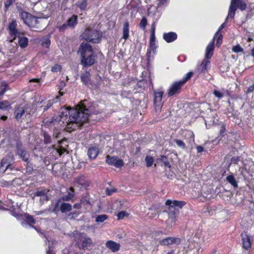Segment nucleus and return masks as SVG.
Listing matches in <instances>:
<instances>
[{
    "label": "nucleus",
    "instance_id": "f257e3e1",
    "mask_svg": "<svg viewBox=\"0 0 254 254\" xmlns=\"http://www.w3.org/2000/svg\"><path fill=\"white\" fill-rule=\"evenodd\" d=\"M91 114L90 109L86 108L85 105L81 102L76 106L75 109H65L59 116L60 119H55L61 121L68 126L70 124L75 127H81L88 121V118Z\"/></svg>",
    "mask_w": 254,
    "mask_h": 254
},
{
    "label": "nucleus",
    "instance_id": "f03ea898",
    "mask_svg": "<svg viewBox=\"0 0 254 254\" xmlns=\"http://www.w3.org/2000/svg\"><path fill=\"white\" fill-rule=\"evenodd\" d=\"M100 34L97 30L87 27L81 34L83 39L93 43H98L100 41Z\"/></svg>",
    "mask_w": 254,
    "mask_h": 254
},
{
    "label": "nucleus",
    "instance_id": "7ed1b4c3",
    "mask_svg": "<svg viewBox=\"0 0 254 254\" xmlns=\"http://www.w3.org/2000/svg\"><path fill=\"white\" fill-rule=\"evenodd\" d=\"M20 16L24 23L30 27L34 26L35 24L38 22V19L28 12L21 11Z\"/></svg>",
    "mask_w": 254,
    "mask_h": 254
},
{
    "label": "nucleus",
    "instance_id": "20e7f679",
    "mask_svg": "<svg viewBox=\"0 0 254 254\" xmlns=\"http://www.w3.org/2000/svg\"><path fill=\"white\" fill-rule=\"evenodd\" d=\"M184 84V82L180 81L173 83L168 90L167 94L168 97L178 95L181 90V88Z\"/></svg>",
    "mask_w": 254,
    "mask_h": 254
},
{
    "label": "nucleus",
    "instance_id": "39448f33",
    "mask_svg": "<svg viewBox=\"0 0 254 254\" xmlns=\"http://www.w3.org/2000/svg\"><path fill=\"white\" fill-rule=\"evenodd\" d=\"M241 236L242 238L243 248L246 251L249 250L251 248L253 241L252 236L245 232L242 233Z\"/></svg>",
    "mask_w": 254,
    "mask_h": 254
},
{
    "label": "nucleus",
    "instance_id": "423d86ee",
    "mask_svg": "<svg viewBox=\"0 0 254 254\" xmlns=\"http://www.w3.org/2000/svg\"><path fill=\"white\" fill-rule=\"evenodd\" d=\"M78 52L81 55V57L84 56H87L90 53H93L92 47L87 43L83 42L80 45Z\"/></svg>",
    "mask_w": 254,
    "mask_h": 254
},
{
    "label": "nucleus",
    "instance_id": "0eeeda50",
    "mask_svg": "<svg viewBox=\"0 0 254 254\" xmlns=\"http://www.w3.org/2000/svg\"><path fill=\"white\" fill-rule=\"evenodd\" d=\"M95 57L93 53H90L87 56L81 57V63L84 66H91L95 63Z\"/></svg>",
    "mask_w": 254,
    "mask_h": 254
},
{
    "label": "nucleus",
    "instance_id": "6e6552de",
    "mask_svg": "<svg viewBox=\"0 0 254 254\" xmlns=\"http://www.w3.org/2000/svg\"><path fill=\"white\" fill-rule=\"evenodd\" d=\"M186 204V202L184 201L171 200L170 199L167 200L165 202V204L169 206V208L170 210H171L174 207L182 208Z\"/></svg>",
    "mask_w": 254,
    "mask_h": 254
},
{
    "label": "nucleus",
    "instance_id": "1a4fd4ad",
    "mask_svg": "<svg viewBox=\"0 0 254 254\" xmlns=\"http://www.w3.org/2000/svg\"><path fill=\"white\" fill-rule=\"evenodd\" d=\"M180 239L175 237H167L160 241L161 246H169L174 244H179Z\"/></svg>",
    "mask_w": 254,
    "mask_h": 254
},
{
    "label": "nucleus",
    "instance_id": "9d476101",
    "mask_svg": "<svg viewBox=\"0 0 254 254\" xmlns=\"http://www.w3.org/2000/svg\"><path fill=\"white\" fill-rule=\"evenodd\" d=\"M105 246L113 253L119 251L121 247V245L119 243H117L112 240L107 241L106 242Z\"/></svg>",
    "mask_w": 254,
    "mask_h": 254
},
{
    "label": "nucleus",
    "instance_id": "9b49d317",
    "mask_svg": "<svg viewBox=\"0 0 254 254\" xmlns=\"http://www.w3.org/2000/svg\"><path fill=\"white\" fill-rule=\"evenodd\" d=\"M48 191L42 188H40L37 189V190L34 193V197L35 196H41L43 197L42 199L43 201H48L49 197L47 195V193ZM40 200H42V198H41Z\"/></svg>",
    "mask_w": 254,
    "mask_h": 254
},
{
    "label": "nucleus",
    "instance_id": "f8f14e48",
    "mask_svg": "<svg viewBox=\"0 0 254 254\" xmlns=\"http://www.w3.org/2000/svg\"><path fill=\"white\" fill-rule=\"evenodd\" d=\"M17 24L16 21L13 20L10 22L9 24L8 29L9 30L10 35L12 36H14L13 39L10 41V42H13V40L15 39L16 36H17L18 32L16 27Z\"/></svg>",
    "mask_w": 254,
    "mask_h": 254
},
{
    "label": "nucleus",
    "instance_id": "ddd939ff",
    "mask_svg": "<svg viewBox=\"0 0 254 254\" xmlns=\"http://www.w3.org/2000/svg\"><path fill=\"white\" fill-rule=\"evenodd\" d=\"M230 5L240 8L241 10L246 9L247 5L243 0H231Z\"/></svg>",
    "mask_w": 254,
    "mask_h": 254
},
{
    "label": "nucleus",
    "instance_id": "4468645a",
    "mask_svg": "<svg viewBox=\"0 0 254 254\" xmlns=\"http://www.w3.org/2000/svg\"><path fill=\"white\" fill-rule=\"evenodd\" d=\"M215 40V37L213 38L211 42L209 43L206 47L205 58L207 59L211 58L213 53L214 50V43Z\"/></svg>",
    "mask_w": 254,
    "mask_h": 254
},
{
    "label": "nucleus",
    "instance_id": "2eb2a0df",
    "mask_svg": "<svg viewBox=\"0 0 254 254\" xmlns=\"http://www.w3.org/2000/svg\"><path fill=\"white\" fill-rule=\"evenodd\" d=\"M177 34L173 32L164 33L163 35V38L167 43L173 42L177 39Z\"/></svg>",
    "mask_w": 254,
    "mask_h": 254
},
{
    "label": "nucleus",
    "instance_id": "dca6fc26",
    "mask_svg": "<svg viewBox=\"0 0 254 254\" xmlns=\"http://www.w3.org/2000/svg\"><path fill=\"white\" fill-rule=\"evenodd\" d=\"M17 152L19 156L23 159H28L27 152L22 147L21 143L18 142L16 145Z\"/></svg>",
    "mask_w": 254,
    "mask_h": 254
},
{
    "label": "nucleus",
    "instance_id": "f3484780",
    "mask_svg": "<svg viewBox=\"0 0 254 254\" xmlns=\"http://www.w3.org/2000/svg\"><path fill=\"white\" fill-rule=\"evenodd\" d=\"M66 164H68L73 169H79L81 168L82 163H80L79 160H68L65 163Z\"/></svg>",
    "mask_w": 254,
    "mask_h": 254
},
{
    "label": "nucleus",
    "instance_id": "a211bd4d",
    "mask_svg": "<svg viewBox=\"0 0 254 254\" xmlns=\"http://www.w3.org/2000/svg\"><path fill=\"white\" fill-rule=\"evenodd\" d=\"M66 22L69 28L73 29L77 24V16L73 15L67 19Z\"/></svg>",
    "mask_w": 254,
    "mask_h": 254
},
{
    "label": "nucleus",
    "instance_id": "6ab92c4d",
    "mask_svg": "<svg viewBox=\"0 0 254 254\" xmlns=\"http://www.w3.org/2000/svg\"><path fill=\"white\" fill-rule=\"evenodd\" d=\"M7 160H1V162L0 165V171L2 173H4L8 168H10L12 170V168L11 167V163L7 162Z\"/></svg>",
    "mask_w": 254,
    "mask_h": 254
},
{
    "label": "nucleus",
    "instance_id": "aec40b11",
    "mask_svg": "<svg viewBox=\"0 0 254 254\" xmlns=\"http://www.w3.org/2000/svg\"><path fill=\"white\" fill-rule=\"evenodd\" d=\"M106 162L109 165L117 168L121 167L124 164L123 160H106Z\"/></svg>",
    "mask_w": 254,
    "mask_h": 254
},
{
    "label": "nucleus",
    "instance_id": "412c9836",
    "mask_svg": "<svg viewBox=\"0 0 254 254\" xmlns=\"http://www.w3.org/2000/svg\"><path fill=\"white\" fill-rule=\"evenodd\" d=\"M90 74L89 71H86L81 74V80L85 85H88L90 83Z\"/></svg>",
    "mask_w": 254,
    "mask_h": 254
},
{
    "label": "nucleus",
    "instance_id": "4be33fe9",
    "mask_svg": "<svg viewBox=\"0 0 254 254\" xmlns=\"http://www.w3.org/2000/svg\"><path fill=\"white\" fill-rule=\"evenodd\" d=\"M87 154L90 159H95L99 154V149L95 147H90L88 149Z\"/></svg>",
    "mask_w": 254,
    "mask_h": 254
},
{
    "label": "nucleus",
    "instance_id": "5701e85b",
    "mask_svg": "<svg viewBox=\"0 0 254 254\" xmlns=\"http://www.w3.org/2000/svg\"><path fill=\"white\" fill-rule=\"evenodd\" d=\"M129 37V23L126 21L123 25V38L126 40Z\"/></svg>",
    "mask_w": 254,
    "mask_h": 254
},
{
    "label": "nucleus",
    "instance_id": "b1692460",
    "mask_svg": "<svg viewBox=\"0 0 254 254\" xmlns=\"http://www.w3.org/2000/svg\"><path fill=\"white\" fill-rule=\"evenodd\" d=\"M25 113V110L22 107H17L15 111L14 114L15 118L17 120H19L23 116L24 113Z\"/></svg>",
    "mask_w": 254,
    "mask_h": 254
},
{
    "label": "nucleus",
    "instance_id": "393cba45",
    "mask_svg": "<svg viewBox=\"0 0 254 254\" xmlns=\"http://www.w3.org/2000/svg\"><path fill=\"white\" fill-rule=\"evenodd\" d=\"M163 94V91L154 92V102L156 105L157 103H160L161 102Z\"/></svg>",
    "mask_w": 254,
    "mask_h": 254
},
{
    "label": "nucleus",
    "instance_id": "a878e982",
    "mask_svg": "<svg viewBox=\"0 0 254 254\" xmlns=\"http://www.w3.org/2000/svg\"><path fill=\"white\" fill-rule=\"evenodd\" d=\"M85 178L84 175H80L76 179L75 183L82 186H88L89 183L85 181Z\"/></svg>",
    "mask_w": 254,
    "mask_h": 254
},
{
    "label": "nucleus",
    "instance_id": "bb28decb",
    "mask_svg": "<svg viewBox=\"0 0 254 254\" xmlns=\"http://www.w3.org/2000/svg\"><path fill=\"white\" fill-rule=\"evenodd\" d=\"M155 24L153 23L151 26V33L150 38V45L152 47L155 44Z\"/></svg>",
    "mask_w": 254,
    "mask_h": 254
},
{
    "label": "nucleus",
    "instance_id": "cd10ccee",
    "mask_svg": "<svg viewBox=\"0 0 254 254\" xmlns=\"http://www.w3.org/2000/svg\"><path fill=\"white\" fill-rule=\"evenodd\" d=\"M92 241L90 238L87 237L84 238L82 244V249L84 250L92 246Z\"/></svg>",
    "mask_w": 254,
    "mask_h": 254
},
{
    "label": "nucleus",
    "instance_id": "c85d7f7f",
    "mask_svg": "<svg viewBox=\"0 0 254 254\" xmlns=\"http://www.w3.org/2000/svg\"><path fill=\"white\" fill-rule=\"evenodd\" d=\"M72 206L68 203H63L60 207L61 211L62 213H65L71 210Z\"/></svg>",
    "mask_w": 254,
    "mask_h": 254
},
{
    "label": "nucleus",
    "instance_id": "c756f323",
    "mask_svg": "<svg viewBox=\"0 0 254 254\" xmlns=\"http://www.w3.org/2000/svg\"><path fill=\"white\" fill-rule=\"evenodd\" d=\"M226 180L234 188L238 187L237 182L233 175H229L226 178Z\"/></svg>",
    "mask_w": 254,
    "mask_h": 254
},
{
    "label": "nucleus",
    "instance_id": "7c9ffc66",
    "mask_svg": "<svg viewBox=\"0 0 254 254\" xmlns=\"http://www.w3.org/2000/svg\"><path fill=\"white\" fill-rule=\"evenodd\" d=\"M18 43L21 48H25L28 44V39L26 37H19Z\"/></svg>",
    "mask_w": 254,
    "mask_h": 254
},
{
    "label": "nucleus",
    "instance_id": "2f4dec72",
    "mask_svg": "<svg viewBox=\"0 0 254 254\" xmlns=\"http://www.w3.org/2000/svg\"><path fill=\"white\" fill-rule=\"evenodd\" d=\"M8 108H11L10 104L7 100H4L0 102V109L1 110H7Z\"/></svg>",
    "mask_w": 254,
    "mask_h": 254
},
{
    "label": "nucleus",
    "instance_id": "473e14b6",
    "mask_svg": "<svg viewBox=\"0 0 254 254\" xmlns=\"http://www.w3.org/2000/svg\"><path fill=\"white\" fill-rule=\"evenodd\" d=\"M28 160H24L26 164V172L28 174H32L34 169H33V165L29 161H27Z\"/></svg>",
    "mask_w": 254,
    "mask_h": 254
},
{
    "label": "nucleus",
    "instance_id": "72a5a7b5",
    "mask_svg": "<svg viewBox=\"0 0 254 254\" xmlns=\"http://www.w3.org/2000/svg\"><path fill=\"white\" fill-rule=\"evenodd\" d=\"M238 8H236V7L230 5L229 13H228V15L227 17V19L228 17H230L231 18H234V17L235 16V11H236V10Z\"/></svg>",
    "mask_w": 254,
    "mask_h": 254
},
{
    "label": "nucleus",
    "instance_id": "f704fd0d",
    "mask_svg": "<svg viewBox=\"0 0 254 254\" xmlns=\"http://www.w3.org/2000/svg\"><path fill=\"white\" fill-rule=\"evenodd\" d=\"M74 196V194L73 193L71 192H68V194L67 195L63 196L62 197L60 198V199H61V201H68L70 200L72 198H73Z\"/></svg>",
    "mask_w": 254,
    "mask_h": 254
},
{
    "label": "nucleus",
    "instance_id": "c9c22d12",
    "mask_svg": "<svg viewBox=\"0 0 254 254\" xmlns=\"http://www.w3.org/2000/svg\"><path fill=\"white\" fill-rule=\"evenodd\" d=\"M76 4L81 9L85 10L87 7V0H83L82 1H78Z\"/></svg>",
    "mask_w": 254,
    "mask_h": 254
},
{
    "label": "nucleus",
    "instance_id": "e433bc0d",
    "mask_svg": "<svg viewBox=\"0 0 254 254\" xmlns=\"http://www.w3.org/2000/svg\"><path fill=\"white\" fill-rule=\"evenodd\" d=\"M108 216L106 214H102L97 216L96 218V222H103L108 219Z\"/></svg>",
    "mask_w": 254,
    "mask_h": 254
},
{
    "label": "nucleus",
    "instance_id": "4c0bfd02",
    "mask_svg": "<svg viewBox=\"0 0 254 254\" xmlns=\"http://www.w3.org/2000/svg\"><path fill=\"white\" fill-rule=\"evenodd\" d=\"M207 59L203 61L200 65L201 72H204L207 70V66L210 64V61Z\"/></svg>",
    "mask_w": 254,
    "mask_h": 254
},
{
    "label": "nucleus",
    "instance_id": "58836bf2",
    "mask_svg": "<svg viewBox=\"0 0 254 254\" xmlns=\"http://www.w3.org/2000/svg\"><path fill=\"white\" fill-rule=\"evenodd\" d=\"M44 142L45 144H48L51 142V137L47 133L44 132Z\"/></svg>",
    "mask_w": 254,
    "mask_h": 254
},
{
    "label": "nucleus",
    "instance_id": "ea45409f",
    "mask_svg": "<svg viewBox=\"0 0 254 254\" xmlns=\"http://www.w3.org/2000/svg\"><path fill=\"white\" fill-rule=\"evenodd\" d=\"M25 217L26 221L27 222H29V223H30L33 224H35L36 220L34 219V218L32 216H31L29 214H25Z\"/></svg>",
    "mask_w": 254,
    "mask_h": 254
},
{
    "label": "nucleus",
    "instance_id": "a19ab883",
    "mask_svg": "<svg viewBox=\"0 0 254 254\" xmlns=\"http://www.w3.org/2000/svg\"><path fill=\"white\" fill-rule=\"evenodd\" d=\"M147 24V19L146 17H143L141 20V21L139 23V26L140 28L143 29H144Z\"/></svg>",
    "mask_w": 254,
    "mask_h": 254
},
{
    "label": "nucleus",
    "instance_id": "79ce46f5",
    "mask_svg": "<svg viewBox=\"0 0 254 254\" xmlns=\"http://www.w3.org/2000/svg\"><path fill=\"white\" fill-rule=\"evenodd\" d=\"M61 69H62L61 65H60L58 64H56L54 66H53L52 67L51 71L53 72H57L61 71Z\"/></svg>",
    "mask_w": 254,
    "mask_h": 254
},
{
    "label": "nucleus",
    "instance_id": "37998d69",
    "mask_svg": "<svg viewBox=\"0 0 254 254\" xmlns=\"http://www.w3.org/2000/svg\"><path fill=\"white\" fill-rule=\"evenodd\" d=\"M117 192V190L115 188L111 189L106 188V193L107 195H111L113 193Z\"/></svg>",
    "mask_w": 254,
    "mask_h": 254
},
{
    "label": "nucleus",
    "instance_id": "c03bdc74",
    "mask_svg": "<svg viewBox=\"0 0 254 254\" xmlns=\"http://www.w3.org/2000/svg\"><path fill=\"white\" fill-rule=\"evenodd\" d=\"M53 102L52 101H48L46 106H41V109L43 110V112L47 111L48 109H49L53 105Z\"/></svg>",
    "mask_w": 254,
    "mask_h": 254
},
{
    "label": "nucleus",
    "instance_id": "a18cd8bd",
    "mask_svg": "<svg viewBox=\"0 0 254 254\" xmlns=\"http://www.w3.org/2000/svg\"><path fill=\"white\" fill-rule=\"evenodd\" d=\"M15 0H7L4 3L5 11H7L9 6L14 2Z\"/></svg>",
    "mask_w": 254,
    "mask_h": 254
},
{
    "label": "nucleus",
    "instance_id": "49530a36",
    "mask_svg": "<svg viewBox=\"0 0 254 254\" xmlns=\"http://www.w3.org/2000/svg\"><path fill=\"white\" fill-rule=\"evenodd\" d=\"M128 215V214L126 212L122 211L118 213L117 216L118 219H123L125 216H127Z\"/></svg>",
    "mask_w": 254,
    "mask_h": 254
},
{
    "label": "nucleus",
    "instance_id": "de8ad7c7",
    "mask_svg": "<svg viewBox=\"0 0 254 254\" xmlns=\"http://www.w3.org/2000/svg\"><path fill=\"white\" fill-rule=\"evenodd\" d=\"M232 51L235 53H239L243 52V49L239 45H237L233 47Z\"/></svg>",
    "mask_w": 254,
    "mask_h": 254
},
{
    "label": "nucleus",
    "instance_id": "09e8293b",
    "mask_svg": "<svg viewBox=\"0 0 254 254\" xmlns=\"http://www.w3.org/2000/svg\"><path fill=\"white\" fill-rule=\"evenodd\" d=\"M61 201V199H59L58 200L57 202L55 204V205L54 208L52 210V212H54L56 214H57L58 213V212L59 211L58 207L59 205V203H60Z\"/></svg>",
    "mask_w": 254,
    "mask_h": 254
},
{
    "label": "nucleus",
    "instance_id": "8fccbe9b",
    "mask_svg": "<svg viewBox=\"0 0 254 254\" xmlns=\"http://www.w3.org/2000/svg\"><path fill=\"white\" fill-rule=\"evenodd\" d=\"M175 141L176 143L177 144V145L179 147H180L184 149L185 148V147H186L185 144L182 140H180V139H176V140H175Z\"/></svg>",
    "mask_w": 254,
    "mask_h": 254
},
{
    "label": "nucleus",
    "instance_id": "3c124183",
    "mask_svg": "<svg viewBox=\"0 0 254 254\" xmlns=\"http://www.w3.org/2000/svg\"><path fill=\"white\" fill-rule=\"evenodd\" d=\"M67 28H69V27L67 25V23H64L62 25L58 27L60 32H64L66 29H67Z\"/></svg>",
    "mask_w": 254,
    "mask_h": 254
},
{
    "label": "nucleus",
    "instance_id": "603ef678",
    "mask_svg": "<svg viewBox=\"0 0 254 254\" xmlns=\"http://www.w3.org/2000/svg\"><path fill=\"white\" fill-rule=\"evenodd\" d=\"M193 73L191 72H188L185 77L184 78V79L183 80H181L180 81L181 82H184V83L188 80H189L190 77L191 76H192Z\"/></svg>",
    "mask_w": 254,
    "mask_h": 254
},
{
    "label": "nucleus",
    "instance_id": "864d4df0",
    "mask_svg": "<svg viewBox=\"0 0 254 254\" xmlns=\"http://www.w3.org/2000/svg\"><path fill=\"white\" fill-rule=\"evenodd\" d=\"M216 36H218L216 45H218V46H219L222 43L223 36L221 33H219Z\"/></svg>",
    "mask_w": 254,
    "mask_h": 254
},
{
    "label": "nucleus",
    "instance_id": "5fc2aeb1",
    "mask_svg": "<svg viewBox=\"0 0 254 254\" xmlns=\"http://www.w3.org/2000/svg\"><path fill=\"white\" fill-rule=\"evenodd\" d=\"M50 40L48 39H47L42 43V45L43 47L48 48L50 45Z\"/></svg>",
    "mask_w": 254,
    "mask_h": 254
},
{
    "label": "nucleus",
    "instance_id": "6e6d98bb",
    "mask_svg": "<svg viewBox=\"0 0 254 254\" xmlns=\"http://www.w3.org/2000/svg\"><path fill=\"white\" fill-rule=\"evenodd\" d=\"M214 95L218 98H221L223 96V94L220 91L217 90H214L213 91Z\"/></svg>",
    "mask_w": 254,
    "mask_h": 254
},
{
    "label": "nucleus",
    "instance_id": "4d7b16f0",
    "mask_svg": "<svg viewBox=\"0 0 254 254\" xmlns=\"http://www.w3.org/2000/svg\"><path fill=\"white\" fill-rule=\"evenodd\" d=\"M60 134V131L58 129H55L53 131V136L56 138L58 139L59 138V135Z\"/></svg>",
    "mask_w": 254,
    "mask_h": 254
},
{
    "label": "nucleus",
    "instance_id": "13d9d810",
    "mask_svg": "<svg viewBox=\"0 0 254 254\" xmlns=\"http://www.w3.org/2000/svg\"><path fill=\"white\" fill-rule=\"evenodd\" d=\"M9 89L8 87L7 84H5L4 85V88L1 90V91L0 92V95H3L5 93V92L7 91Z\"/></svg>",
    "mask_w": 254,
    "mask_h": 254
},
{
    "label": "nucleus",
    "instance_id": "bf43d9fd",
    "mask_svg": "<svg viewBox=\"0 0 254 254\" xmlns=\"http://www.w3.org/2000/svg\"><path fill=\"white\" fill-rule=\"evenodd\" d=\"M9 89L8 87L7 84H5L4 85V88L1 90V91L0 92V95H3L5 93V92L7 91Z\"/></svg>",
    "mask_w": 254,
    "mask_h": 254
},
{
    "label": "nucleus",
    "instance_id": "052dcab7",
    "mask_svg": "<svg viewBox=\"0 0 254 254\" xmlns=\"http://www.w3.org/2000/svg\"><path fill=\"white\" fill-rule=\"evenodd\" d=\"M254 90V83L251 86H250L247 90V93H250L253 92Z\"/></svg>",
    "mask_w": 254,
    "mask_h": 254
},
{
    "label": "nucleus",
    "instance_id": "680f3d73",
    "mask_svg": "<svg viewBox=\"0 0 254 254\" xmlns=\"http://www.w3.org/2000/svg\"><path fill=\"white\" fill-rule=\"evenodd\" d=\"M167 1V0H159V2L158 4V7H161Z\"/></svg>",
    "mask_w": 254,
    "mask_h": 254
},
{
    "label": "nucleus",
    "instance_id": "e2e57ef3",
    "mask_svg": "<svg viewBox=\"0 0 254 254\" xmlns=\"http://www.w3.org/2000/svg\"><path fill=\"white\" fill-rule=\"evenodd\" d=\"M146 161V166L150 167L153 163V160H145Z\"/></svg>",
    "mask_w": 254,
    "mask_h": 254
},
{
    "label": "nucleus",
    "instance_id": "0e129e2a",
    "mask_svg": "<svg viewBox=\"0 0 254 254\" xmlns=\"http://www.w3.org/2000/svg\"><path fill=\"white\" fill-rule=\"evenodd\" d=\"M225 26V23H223L220 26V27L219 28L218 31H217V32L215 34V37L218 34V33H219V32L223 29L224 28Z\"/></svg>",
    "mask_w": 254,
    "mask_h": 254
},
{
    "label": "nucleus",
    "instance_id": "69168bd1",
    "mask_svg": "<svg viewBox=\"0 0 254 254\" xmlns=\"http://www.w3.org/2000/svg\"><path fill=\"white\" fill-rule=\"evenodd\" d=\"M197 151L198 153H201L203 151V147L201 146H198L196 147Z\"/></svg>",
    "mask_w": 254,
    "mask_h": 254
},
{
    "label": "nucleus",
    "instance_id": "338daca9",
    "mask_svg": "<svg viewBox=\"0 0 254 254\" xmlns=\"http://www.w3.org/2000/svg\"><path fill=\"white\" fill-rule=\"evenodd\" d=\"M57 151L59 154V155L61 156L62 155V153H63L64 152H65L66 150L65 149H60L57 150Z\"/></svg>",
    "mask_w": 254,
    "mask_h": 254
},
{
    "label": "nucleus",
    "instance_id": "774afa93",
    "mask_svg": "<svg viewBox=\"0 0 254 254\" xmlns=\"http://www.w3.org/2000/svg\"><path fill=\"white\" fill-rule=\"evenodd\" d=\"M225 131V127L224 126H221V129H220V134L222 135H223V134L224 133Z\"/></svg>",
    "mask_w": 254,
    "mask_h": 254
}]
</instances>
